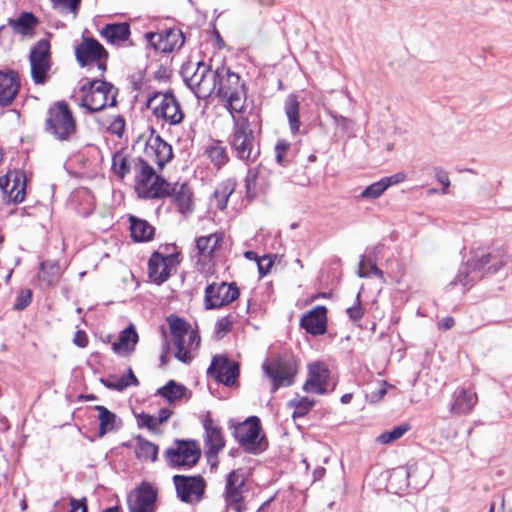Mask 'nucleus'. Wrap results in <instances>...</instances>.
<instances>
[{"instance_id":"19","label":"nucleus","mask_w":512,"mask_h":512,"mask_svg":"<svg viewBox=\"0 0 512 512\" xmlns=\"http://www.w3.org/2000/svg\"><path fill=\"white\" fill-rule=\"evenodd\" d=\"M240 295L236 283L213 282L205 288L204 306L207 310L224 307Z\"/></svg>"},{"instance_id":"33","label":"nucleus","mask_w":512,"mask_h":512,"mask_svg":"<svg viewBox=\"0 0 512 512\" xmlns=\"http://www.w3.org/2000/svg\"><path fill=\"white\" fill-rule=\"evenodd\" d=\"M167 258L155 252L149 259V277L150 279L160 285L165 282L170 275V268L167 264Z\"/></svg>"},{"instance_id":"60","label":"nucleus","mask_w":512,"mask_h":512,"mask_svg":"<svg viewBox=\"0 0 512 512\" xmlns=\"http://www.w3.org/2000/svg\"><path fill=\"white\" fill-rule=\"evenodd\" d=\"M106 386L109 387V388L118 390V391H122L123 389L127 388L128 386H130V383L128 381H126L125 377H121L116 382L106 383Z\"/></svg>"},{"instance_id":"56","label":"nucleus","mask_w":512,"mask_h":512,"mask_svg":"<svg viewBox=\"0 0 512 512\" xmlns=\"http://www.w3.org/2000/svg\"><path fill=\"white\" fill-rule=\"evenodd\" d=\"M138 419H139L140 426H145L149 429H155L159 426L155 416H152V415H149L146 413H142L139 415Z\"/></svg>"},{"instance_id":"4","label":"nucleus","mask_w":512,"mask_h":512,"mask_svg":"<svg viewBox=\"0 0 512 512\" xmlns=\"http://www.w3.org/2000/svg\"><path fill=\"white\" fill-rule=\"evenodd\" d=\"M216 76L214 94L226 100L231 112L241 113L246 100V90L240 76L225 65L216 67Z\"/></svg>"},{"instance_id":"13","label":"nucleus","mask_w":512,"mask_h":512,"mask_svg":"<svg viewBox=\"0 0 512 512\" xmlns=\"http://www.w3.org/2000/svg\"><path fill=\"white\" fill-rule=\"evenodd\" d=\"M261 425L256 416H251L235 428V437L240 446L249 453L257 454L267 446L260 435Z\"/></svg>"},{"instance_id":"6","label":"nucleus","mask_w":512,"mask_h":512,"mask_svg":"<svg viewBox=\"0 0 512 512\" xmlns=\"http://www.w3.org/2000/svg\"><path fill=\"white\" fill-rule=\"evenodd\" d=\"M181 76L185 84L197 98H207L215 93L216 67L199 61L188 62L181 68Z\"/></svg>"},{"instance_id":"55","label":"nucleus","mask_w":512,"mask_h":512,"mask_svg":"<svg viewBox=\"0 0 512 512\" xmlns=\"http://www.w3.org/2000/svg\"><path fill=\"white\" fill-rule=\"evenodd\" d=\"M273 260L269 255H264L259 258L257 262L258 271L260 276H265L270 272V269L273 266Z\"/></svg>"},{"instance_id":"18","label":"nucleus","mask_w":512,"mask_h":512,"mask_svg":"<svg viewBox=\"0 0 512 512\" xmlns=\"http://www.w3.org/2000/svg\"><path fill=\"white\" fill-rule=\"evenodd\" d=\"M158 491L149 482L143 481L127 496L129 512H156Z\"/></svg>"},{"instance_id":"46","label":"nucleus","mask_w":512,"mask_h":512,"mask_svg":"<svg viewBox=\"0 0 512 512\" xmlns=\"http://www.w3.org/2000/svg\"><path fill=\"white\" fill-rule=\"evenodd\" d=\"M264 169L258 167L256 170H249L246 177V189L248 195H255L257 188L261 189L260 179L263 177Z\"/></svg>"},{"instance_id":"22","label":"nucleus","mask_w":512,"mask_h":512,"mask_svg":"<svg viewBox=\"0 0 512 512\" xmlns=\"http://www.w3.org/2000/svg\"><path fill=\"white\" fill-rule=\"evenodd\" d=\"M244 485L245 479L238 471L233 470L227 475L224 491L227 509H231L234 512H243L245 509L243 501Z\"/></svg>"},{"instance_id":"26","label":"nucleus","mask_w":512,"mask_h":512,"mask_svg":"<svg viewBox=\"0 0 512 512\" xmlns=\"http://www.w3.org/2000/svg\"><path fill=\"white\" fill-rule=\"evenodd\" d=\"M144 152L146 157L160 169L173 158L172 146L159 135L148 140Z\"/></svg>"},{"instance_id":"64","label":"nucleus","mask_w":512,"mask_h":512,"mask_svg":"<svg viewBox=\"0 0 512 512\" xmlns=\"http://www.w3.org/2000/svg\"><path fill=\"white\" fill-rule=\"evenodd\" d=\"M455 324V320L452 317H445L439 322V328L448 330L451 329Z\"/></svg>"},{"instance_id":"1","label":"nucleus","mask_w":512,"mask_h":512,"mask_svg":"<svg viewBox=\"0 0 512 512\" xmlns=\"http://www.w3.org/2000/svg\"><path fill=\"white\" fill-rule=\"evenodd\" d=\"M111 168L120 180H123L130 172H133L136 190L143 198H159L169 192V183L156 174L148 160H144L141 157H128L122 151H117L112 156Z\"/></svg>"},{"instance_id":"62","label":"nucleus","mask_w":512,"mask_h":512,"mask_svg":"<svg viewBox=\"0 0 512 512\" xmlns=\"http://www.w3.org/2000/svg\"><path fill=\"white\" fill-rule=\"evenodd\" d=\"M172 415V411L168 408H162L158 412V416L156 417L157 423L161 425L166 422L170 416Z\"/></svg>"},{"instance_id":"40","label":"nucleus","mask_w":512,"mask_h":512,"mask_svg":"<svg viewBox=\"0 0 512 512\" xmlns=\"http://www.w3.org/2000/svg\"><path fill=\"white\" fill-rule=\"evenodd\" d=\"M222 241L221 235L217 233L208 236H201L196 239V249L199 255L210 256L220 245Z\"/></svg>"},{"instance_id":"24","label":"nucleus","mask_w":512,"mask_h":512,"mask_svg":"<svg viewBox=\"0 0 512 512\" xmlns=\"http://www.w3.org/2000/svg\"><path fill=\"white\" fill-rule=\"evenodd\" d=\"M478 402L477 394L467 387H458L451 396L450 413L455 416L470 414Z\"/></svg>"},{"instance_id":"29","label":"nucleus","mask_w":512,"mask_h":512,"mask_svg":"<svg viewBox=\"0 0 512 512\" xmlns=\"http://www.w3.org/2000/svg\"><path fill=\"white\" fill-rule=\"evenodd\" d=\"M205 429V447L209 456H216L225 446L222 429L217 426L210 416L203 421Z\"/></svg>"},{"instance_id":"38","label":"nucleus","mask_w":512,"mask_h":512,"mask_svg":"<svg viewBox=\"0 0 512 512\" xmlns=\"http://www.w3.org/2000/svg\"><path fill=\"white\" fill-rule=\"evenodd\" d=\"M382 245H377L373 248V256H362L359 262V269H358V276L361 278L369 277L371 273H373L375 276H377L380 279L384 278L383 271L380 270L375 261L374 258H376L377 253L380 252V249L382 248Z\"/></svg>"},{"instance_id":"8","label":"nucleus","mask_w":512,"mask_h":512,"mask_svg":"<svg viewBox=\"0 0 512 512\" xmlns=\"http://www.w3.org/2000/svg\"><path fill=\"white\" fill-rule=\"evenodd\" d=\"M181 76L185 84L197 98H207L215 93L216 67L199 61L188 62L181 68Z\"/></svg>"},{"instance_id":"15","label":"nucleus","mask_w":512,"mask_h":512,"mask_svg":"<svg viewBox=\"0 0 512 512\" xmlns=\"http://www.w3.org/2000/svg\"><path fill=\"white\" fill-rule=\"evenodd\" d=\"M76 60L81 67L96 63L102 72L107 69L108 52L103 45L93 37H83L75 47Z\"/></svg>"},{"instance_id":"58","label":"nucleus","mask_w":512,"mask_h":512,"mask_svg":"<svg viewBox=\"0 0 512 512\" xmlns=\"http://www.w3.org/2000/svg\"><path fill=\"white\" fill-rule=\"evenodd\" d=\"M71 510L70 512H87L86 499L83 498L81 500L72 498L70 500Z\"/></svg>"},{"instance_id":"41","label":"nucleus","mask_w":512,"mask_h":512,"mask_svg":"<svg viewBox=\"0 0 512 512\" xmlns=\"http://www.w3.org/2000/svg\"><path fill=\"white\" fill-rule=\"evenodd\" d=\"M236 182L232 179L222 181L214 191V197L217 201V208L224 210L227 206L230 195L234 192Z\"/></svg>"},{"instance_id":"20","label":"nucleus","mask_w":512,"mask_h":512,"mask_svg":"<svg viewBox=\"0 0 512 512\" xmlns=\"http://www.w3.org/2000/svg\"><path fill=\"white\" fill-rule=\"evenodd\" d=\"M26 186V176L23 171H8L0 177V190L7 203H22L26 196Z\"/></svg>"},{"instance_id":"32","label":"nucleus","mask_w":512,"mask_h":512,"mask_svg":"<svg viewBox=\"0 0 512 512\" xmlns=\"http://www.w3.org/2000/svg\"><path fill=\"white\" fill-rule=\"evenodd\" d=\"M94 410L98 412L99 430L98 436L102 438L109 432H114L121 426V421L117 415L102 405L94 406Z\"/></svg>"},{"instance_id":"23","label":"nucleus","mask_w":512,"mask_h":512,"mask_svg":"<svg viewBox=\"0 0 512 512\" xmlns=\"http://www.w3.org/2000/svg\"><path fill=\"white\" fill-rule=\"evenodd\" d=\"M145 38L156 51L163 53L180 49L184 44V36L179 29H167L161 33L148 32Z\"/></svg>"},{"instance_id":"10","label":"nucleus","mask_w":512,"mask_h":512,"mask_svg":"<svg viewBox=\"0 0 512 512\" xmlns=\"http://www.w3.org/2000/svg\"><path fill=\"white\" fill-rule=\"evenodd\" d=\"M146 107L151 110L157 120L170 126L181 124L185 117L182 106L172 91L150 93Z\"/></svg>"},{"instance_id":"48","label":"nucleus","mask_w":512,"mask_h":512,"mask_svg":"<svg viewBox=\"0 0 512 512\" xmlns=\"http://www.w3.org/2000/svg\"><path fill=\"white\" fill-rule=\"evenodd\" d=\"M386 190L387 189L384 185V182L382 181V179H380L379 181L374 182V183L370 184L369 186H367L361 192L360 197L363 199L375 200V199L379 198Z\"/></svg>"},{"instance_id":"57","label":"nucleus","mask_w":512,"mask_h":512,"mask_svg":"<svg viewBox=\"0 0 512 512\" xmlns=\"http://www.w3.org/2000/svg\"><path fill=\"white\" fill-rule=\"evenodd\" d=\"M406 176L404 173H396L394 175H391L389 177L382 178V181L384 182V185L386 189L389 187L399 184L405 180Z\"/></svg>"},{"instance_id":"30","label":"nucleus","mask_w":512,"mask_h":512,"mask_svg":"<svg viewBox=\"0 0 512 512\" xmlns=\"http://www.w3.org/2000/svg\"><path fill=\"white\" fill-rule=\"evenodd\" d=\"M171 191L179 212L182 214L191 213L194 206L193 193L190 187L187 184H175L172 188L169 186V192L165 193V195H170Z\"/></svg>"},{"instance_id":"28","label":"nucleus","mask_w":512,"mask_h":512,"mask_svg":"<svg viewBox=\"0 0 512 512\" xmlns=\"http://www.w3.org/2000/svg\"><path fill=\"white\" fill-rule=\"evenodd\" d=\"M20 88V78L12 69L0 71V105H11Z\"/></svg>"},{"instance_id":"53","label":"nucleus","mask_w":512,"mask_h":512,"mask_svg":"<svg viewBox=\"0 0 512 512\" xmlns=\"http://www.w3.org/2000/svg\"><path fill=\"white\" fill-rule=\"evenodd\" d=\"M55 8L67 9L70 12L76 14L81 0H52Z\"/></svg>"},{"instance_id":"45","label":"nucleus","mask_w":512,"mask_h":512,"mask_svg":"<svg viewBox=\"0 0 512 512\" xmlns=\"http://www.w3.org/2000/svg\"><path fill=\"white\" fill-rule=\"evenodd\" d=\"M410 430L409 424H401L394 427L391 431L381 433L377 438V442L381 444H389L400 439L405 433Z\"/></svg>"},{"instance_id":"21","label":"nucleus","mask_w":512,"mask_h":512,"mask_svg":"<svg viewBox=\"0 0 512 512\" xmlns=\"http://www.w3.org/2000/svg\"><path fill=\"white\" fill-rule=\"evenodd\" d=\"M239 373V364L236 361L229 360L225 355H215L207 369V374L210 377L227 387L237 383Z\"/></svg>"},{"instance_id":"44","label":"nucleus","mask_w":512,"mask_h":512,"mask_svg":"<svg viewBox=\"0 0 512 512\" xmlns=\"http://www.w3.org/2000/svg\"><path fill=\"white\" fill-rule=\"evenodd\" d=\"M98 122L111 134L121 138L125 132L126 122L123 116L115 115L111 119L98 120Z\"/></svg>"},{"instance_id":"43","label":"nucleus","mask_w":512,"mask_h":512,"mask_svg":"<svg viewBox=\"0 0 512 512\" xmlns=\"http://www.w3.org/2000/svg\"><path fill=\"white\" fill-rule=\"evenodd\" d=\"M158 454V446L154 443L139 438L138 447L136 450V455L139 459L151 460L152 462L156 461Z\"/></svg>"},{"instance_id":"51","label":"nucleus","mask_w":512,"mask_h":512,"mask_svg":"<svg viewBox=\"0 0 512 512\" xmlns=\"http://www.w3.org/2000/svg\"><path fill=\"white\" fill-rule=\"evenodd\" d=\"M360 292H358L357 296H356V303L351 306V307H348L346 309V313L349 317L350 320H352L353 322H358L362 319L363 315H364V309L362 308L361 304H360Z\"/></svg>"},{"instance_id":"49","label":"nucleus","mask_w":512,"mask_h":512,"mask_svg":"<svg viewBox=\"0 0 512 512\" xmlns=\"http://www.w3.org/2000/svg\"><path fill=\"white\" fill-rule=\"evenodd\" d=\"M290 150V143L286 140H279L275 146V159L281 166H286L289 163L287 154Z\"/></svg>"},{"instance_id":"47","label":"nucleus","mask_w":512,"mask_h":512,"mask_svg":"<svg viewBox=\"0 0 512 512\" xmlns=\"http://www.w3.org/2000/svg\"><path fill=\"white\" fill-rule=\"evenodd\" d=\"M290 405L295 408L292 414L293 418H300L304 417L309 412L314 405V401L308 397H302L300 399L291 400Z\"/></svg>"},{"instance_id":"63","label":"nucleus","mask_w":512,"mask_h":512,"mask_svg":"<svg viewBox=\"0 0 512 512\" xmlns=\"http://www.w3.org/2000/svg\"><path fill=\"white\" fill-rule=\"evenodd\" d=\"M49 269L52 274H55L59 269V264L57 261H46L41 263V270L45 271Z\"/></svg>"},{"instance_id":"3","label":"nucleus","mask_w":512,"mask_h":512,"mask_svg":"<svg viewBox=\"0 0 512 512\" xmlns=\"http://www.w3.org/2000/svg\"><path fill=\"white\" fill-rule=\"evenodd\" d=\"M233 154L246 163L255 162L260 155L259 143L247 117L233 116V131L229 138Z\"/></svg>"},{"instance_id":"17","label":"nucleus","mask_w":512,"mask_h":512,"mask_svg":"<svg viewBox=\"0 0 512 512\" xmlns=\"http://www.w3.org/2000/svg\"><path fill=\"white\" fill-rule=\"evenodd\" d=\"M200 455L201 452L196 443L187 440H175L164 453L165 459L171 467H191L198 462Z\"/></svg>"},{"instance_id":"16","label":"nucleus","mask_w":512,"mask_h":512,"mask_svg":"<svg viewBox=\"0 0 512 512\" xmlns=\"http://www.w3.org/2000/svg\"><path fill=\"white\" fill-rule=\"evenodd\" d=\"M173 483L179 500L187 504L199 503L205 494L206 482L200 475H174Z\"/></svg>"},{"instance_id":"25","label":"nucleus","mask_w":512,"mask_h":512,"mask_svg":"<svg viewBox=\"0 0 512 512\" xmlns=\"http://www.w3.org/2000/svg\"><path fill=\"white\" fill-rule=\"evenodd\" d=\"M308 370L309 378L303 389L308 393L325 394L330 375L327 366L323 362L316 361L308 365Z\"/></svg>"},{"instance_id":"9","label":"nucleus","mask_w":512,"mask_h":512,"mask_svg":"<svg viewBox=\"0 0 512 512\" xmlns=\"http://www.w3.org/2000/svg\"><path fill=\"white\" fill-rule=\"evenodd\" d=\"M45 131L56 140L70 141L77 132L76 120L65 101H58L47 111Z\"/></svg>"},{"instance_id":"34","label":"nucleus","mask_w":512,"mask_h":512,"mask_svg":"<svg viewBox=\"0 0 512 512\" xmlns=\"http://www.w3.org/2000/svg\"><path fill=\"white\" fill-rule=\"evenodd\" d=\"M38 23V19L32 12H22L18 18L8 19V25L13 31L23 36H31Z\"/></svg>"},{"instance_id":"7","label":"nucleus","mask_w":512,"mask_h":512,"mask_svg":"<svg viewBox=\"0 0 512 512\" xmlns=\"http://www.w3.org/2000/svg\"><path fill=\"white\" fill-rule=\"evenodd\" d=\"M181 76L185 84L197 98H207L215 93L216 67L199 61L188 62L181 68Z\"/></svg>"},{"instance_id":"37","label":"nucleus","mask_w":512,"mask_h":512,"mask_svg":"<svg viewBox=\"0 0 512 512\" xmlns=\"http://www.w3.org/2000/svg\"><path fill=\"white\" fill-rule=\"evenodd\" d=\"M187 393L186 386L174 380H169L166 385L157 390L156 395L164 398L169 404H174L184 398Z\"/></svg>"},{"instance_id":"12","label":"nucleus","mask_w":512,"mask_h":512,"mask_svg":"<svg viewBox=\"0 0 512 512\" xmlns=\"http://www.w3.org/2000/svg\"><path fill=\"white\" fill-rule=\"evenodd\" d=\"M262 369L271 383L270 392L275 393L279 388L293 385L297 374V365L289 358L266 359Z\"/></svg>"},{"instance_id":"35","label":"nucleus","mask_w":512,"mask_h":512,"mask_svg":"<svg viewBox=\"0 0 512 512\" xmlns=\"http://www.w3.org/2000/svg\"><path fill=\"white\" fill-rule=\"evenodd\" d=\"M139 340L136 329L133 325L125 328L121 333L119 340L112 344V349L117 354H127L134 351Z\"/></svg>"},{"instance_id":"5","label":"nucleus","mask_w":512,"mask_h":512,"mask_svg":"<svg viewBox=\"0 0 512 512\" xmlns=\"http://www.w3.org/2000/svg\"><path fill=\"white\" fill-rule=\"evenodd\" d=\"M172 342L176 349L175 357L183 362L190 363L196 356L200 346V336L193 330L188 322L177 316H170L167 319Z\"/></svg>"},{"instance_id":"2","label":"nucleus","mask_w":512,"mask_h":512,"mask_svg":"<svg viewBox=\"0 0 512 512\" xmlns=\"http://www.w3.org/2000/svg\"><path fill=\"white\" fill-rule=\"evenodd\" d=\"M506 264V257L499 251L493 253L475 251L471 258L460 267L453 284H461L464 288L469 289L485 274H495Z\"/></svg>"},{"instance_id":"54","label":"nucleus","mask_w":512,"mask_h":512,"mask_svg":"<svg viewBox=\"0 0 512 512\" xmlns=\"http://www.w3.org/2000/svg\"><path fill=\"white\" fill-rule=\"evenodd\" d=\"M436 180L443 186L442 193H447V188L450 186L449 173L441 167L434 169Z\"/></svg>"},{"instance_id":"61","label":"nucleus","mask_w":512,"mask_h":512,"mask_svg":"<svg viewBox=\"0 0 512 512\" xmlns=\"http://www.w3.org/2000/svg\"><path fill=\"white\" fill-rule=\"evenodd\" d=\"M336 124L343 130H348L352 124V121L342 115H333Z\"/></svg>"},{"instance_id":"52","label":"nucleus","mask_w":512,"mask_h":512,"mask_svg":"<svg viewBox=\"0 0 512 512\" xmlns=\"http://www.w3.org/2000/svg\"><path fill=\"white\" fill-rule=\"evenodd\" d=\"M232 324H233V319L231 316L228 315V316L220 318L216 322V335L219 338H222L224 335H226L231 330Z\"/></svg>"},{"instance_id":"11","label":"nucleus","mask_w":512,"mask_h":512,"mask_svg":"<svg viewBox=\"0 0 512 512\" xmlns=\"http://www.w3.org/2000/svg\"><path fill=\"white\" fill-rule=\"evenodd\" d=\"M80 106L86 108L89 113H95L108 106L117 103L118 89L104 80H88L81 86Z\"/></svg>"},{"instance_id":"50","label":"nucleus","mask_w":512,"mask_h":512,"mask_svg":"<svg viewBox=\"0 0 512 512\" xmlns=\"http://www.w3.org/2000/svg\"><path fill=\"white\" fill-rule=\"evenodd\" d=\"M32 301V291L30 289H22L18 293L15 303L14 309L21 311L30 305Z\"/></svg>"},{"instance_id":"59","label":"nucleus","mask_w":512,"mask_h":512,"mask_svg":"<svg viewBox=\"0 0 512 512\" xmlns=\"http://www.w3.org/2000/svg\"><path fill=\"white\" fill-rule=\"evenodd\" d=\"M73 342L75 343V345H77L78 347H81V348H84L87 346L88 344V337H87V334L84 332V331H77L75 333V336H74V339H73Z\"/></svg>"},{"instance_id":"36","label":"nucleus","mask_w":512,"mask_h":512,"mask_svg":"<svg viewBox=\"0 0 512 512\" xmlns=\"http://www.w3.org/2000/svg\"><path fill=\"white\" fill-rule=\"evenodd\" d=\"M129 221L131 237L135 242H147L153 238L155 229L146 220L131 215Z\"/></svg>"},{"instance_id":"39","label":"nucleus","mask_w":512,"mask_h":512,"mask_svg":"<svg viewBox=\"0 0 512 512\" xmlns=\"http://www.w3.org/2000/svg\"><path fill=\"white\" fill-rule=\"evenodd\" d=\"M285 114L288 118L289 127L293 134H296L299 132L300 128V119H299V110H300V103L298 101V98L295 94H290L284 105Z\"/></svg>"},{"instance_id":"42","label":"nucleus","mask_w":512,"mask_h":512,"mask_svg":"<svg viewBox=\"0 0 512 512\" xmlns=\"http://www.w3.org/2000/svg\"><path fill=\"white\" fill-rule=\"evenodd\" d=\"M205 154L218 168H221L229 161L226 148L221 145L220 141L213 142L211 145H209L205 150Z\"/></svg>"},{"instance_id":"27","label":"nucleus","mask_w":512,"mask_h":512,"mask_svg":"<svg viewBox=\"0 0 512 512\" xmlns=\"http://www.w3.org/2000/svg\"><path fill=\"white\" fill-rule=\"evenodd\" d=\"M300 326L311 335L318 336L327 330V309L325 306H316L300 319Z\"/></svg>"},{"instance_id":"31","label":"nucleus","mask_w":512,"mask_h":512,"mask_svg":"<svg viewBox=\"0 0 512 512\" xmlns=\"http://www.w3.org/2000/svg\"><path fill=\"white\" fill-rule=\"evenodd\" d=\"M131 31L128 23H111L106 24L101 30L100 35L108 43L117 44L127 41Z\"/></svg>"},{"instance_id":"14","label":"nucleus","mask_w":512,"mask_h":512,"mask_svg":"<svg viewBox=\"0 0 512 512\" xmlns=\"http://www.w3.org/2000/svg\"><path fill=\"white\" fill-rule=\"evenodd\" d=\"M31 77L35 84L43 85L48 81V72L51 69L50 42L47 39L39 40L31 49L29 55Z\"/></svg>"}]
</instances>
